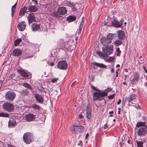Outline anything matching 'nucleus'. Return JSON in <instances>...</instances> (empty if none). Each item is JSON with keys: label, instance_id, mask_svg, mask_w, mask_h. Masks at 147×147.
Returning a JSON list of instances; mask_svg holds the SVG:
<instances>
[{"label": "nucleus", "instance_id": "72a5a7b5", "mask_svg": "<svg viewBox=\"0 0 147 147\" xmlns=\"http://www.w3.org/2000/svg\"><path fill=\"white\" fill-rule=\"evenodd\" d=\"M96 52L97 55H98L101 58L103 59L105 58V55L102 52L98 51H97Z\"/></svg>", "mask_w": 147, "mask_h": 147}, {"label": "nucleus", "instance_id": "c9c22d12", "mask_svg": "<svg viewBox=\"0 0 147 147\" xmlns=\"http://www.w3.org/2000/svg\"><path fill=\"white\" fill-rule=\"evenodd\" d=\"M22 40L20 38H18L14 42V45L17 46L22 42Z\"/></svg>", "mask_w": 147, "mask_h": 147}, {"label": "nucleus", "instance_id": "f3484780", "mask_svg": "<svg viewBox=\"0 0 147 147\" xmlns=\"http://www.w3.org/2000/svg\"><path fill=\"white\" fill-rule=\"evenodd\" d=\"M28 18L29 24L36 21L35 18L33 13H31L30 14L28 17Z\"/></svg>", "mask_w": 147, "mask_h": 147}, {"label": "nucleus", "instance_id": "b1692460", "mask_svg": "<svg viewBox=\"0 0 147 147\" xmlns=\"http://www.w3.org/2000/svg\"><path fill=\"white\" fill-rule=\"evenodd\" d=\"M28 9L30 11L32 12H34L37 10V7L34 5L29 7Z\"/></svg>", "mask_w": 147, "mask_h": 147}, {"label": "nucleus", "instance_id": "a19ab883", "mask_svg": "<svg viewBox=\"0 0 147 147\" xmlns=\"http://www.w3.org/2000/svg\"><path fill=\"white\" fill-rule=\"evenodd\" d=\"M86 115L87 118L90 119L91 117V111H89L88 110L86 111Z\"/></svg>", "mask_w": 147, "mask_h": 147}, {"label": "nucleus", "instance_id": "6e6552de", "mask_svg": "<svg viewBox=\"0 0 147 147\" xmlns=\"http://www.w3.org/2000/svg\"><path fill=\"white\" fill-rule=\"evenodd\" d=\"M72 130L75 133L82 132L84 131V127L82 126H77L76 125H74L72 127Z\"/></svg>", "mask_w": 147, "mask_h": 147}, {"label": "nucleus", "instance_id": "2eb2a0df", "mask_svg": "<svg viewBox=\"0 0 147 147\" xmlns=\"http://www.w3.org/2000/svg\"><path fill=\"white\" fill-rule=\"evenodd\" d=\"M31 27L33 31H38L39 29L41 30L40 25L39 24L33 23Z\"/></svg>", "mask_w": 147, "mask_h": 147}, {"label": "nucleus", "instance_id": "e433bc0d", "mask_svg": "<svg viewBox=\"0 0 147 147\" xmlns=\"http://www.w3.org/2000/svg\"><path fill=\"white\" fill-rule=\"evenodd\" d=\"M122 40H116L114 42V44L116 46H118L121 45L122 43Z\"/></svg>", "mask_w": 147, "mask_h": 147}, {"label": "nucleus", "instance_id": "052dcab7", "mask_svg": "<svg viewBox=\"0 0 147 147\" xmlns=\"http://www.w3.org/2000/svg\"><path fill=\"white\" fill-rule=\"evenodd\" d=\"M89 136V134L88 133L86 134V138H87Z\"/></svg>", "mask_w": 147, "mask_h": 147}, {"label": "nucleus", "instance_id": "e2e57ef3", "mask_svg": "<svg viewBox=\"0 0 147 147\" xmlns=\"http://www.w3.org/2000/svg\"><path fill=\"white\" fill-rule=\"evenodd\" d=\"M111 72H113L114 71V69H113V68H111Z\"/></svg>", "mask_w": 147, "mask_h": 147}, {"label": "nucleus", "instance_id": "c03bdc74", "mask_svg": "<svg viewBox=\"0 0 147 147\" xmlns=\"http://www.w3.org/2000/svg\"><path fill=\"white\" fill-rule=\"evenodd\" d=\"M90 107L89 104L87 105L86 106V111L88 110L89 111H90Z\"/></svg>", "mask_w": 147, "mask_h": 147}, {"label": "nucleus", "instance_id": "f03ea898", "mask_svg": "<svg viewBox=\"0 0 147 147\" xmlns=\"http://www.w3.org/2000/svg\"><path fill=\"white\" fill-rule=\"evenodd\" d=\"M23 140L27 144H30L34 141L33 134L29 132L25 133L23 136Z\"/></svg>", "mask_w": 147, "mask_h": 147}, {"label": "nucleus", "instance_id": "20e7f679", "mask_svg": "<svg viewBox=\"0 0 147 147\" xmlns=\"http://www.w3.org/2000/svg\"><path fill=\"white\" fill-rule=\"evenodd\" d=\"M3 107L5 111L10 112L12 111L14 108V106L12 104L8 102H6L3 104Z\"/></svg>", "mask_w": 147, "mask_h": 147}, {"label": "nucleus", "instance_id": "9b49d317", "mask_svg": "<svg viewBox=\"0 0 147 147\" xmlns=\"http://www.w3.org/2000/svg\"><path fill=\"white\" fill-rule=\"evenodd\" d=\"M57 11L60 16L61 15H63L66 14L67 10L65 7H60L57 9Z\"/></svg>", "mask_w": 147, "mask_h": 147}, {"label": "nucleus", "instance_id": "c85d7f7f", "mask_svg": "<svg viewBox=\"0 0 147 147\" xmlns=\"http://www.w3.org/2000/svg\"><path fill=\"white\" fill-rule=\"evenodd\" d=\"M146 123L145 122H142L141 121L138 122L136 125V127H137L143 126L144 127L146 125H145Z\"/></svg>", "mask_w": 147, "mask_h": 147}, {"label": "nucleus", "instance_id": "393cba45", "mask_svg": "<svg viewBox=\"0 0 147 147\" xmlns=\"http://www.w3.org/2000/svg\"><path fill=\"white\" fill-rule=\"evenodd\" d=\"M27 7H24L20 11L19 16H21L23 15L26 12L27 10Z\"/></svg>", "mask_w": 147, "mask_h": 147}, {"label": "nucleus", "instance_id": "7ed1b4c3", "mask_svg": "<svg viewBox=\"0 0 147 147\" xmlns=\"http://www.w3.org/2000/svg\"><path fill=\"white\" fill-rule=\"evenodd\" d=\"M16 94L15 92L11 90L8 91L5 94V99L9 101H12L15 98Z\"/></svg>", "mask_w": 147, "mask_h": 147}, {"label": "nucleus", "instance_id": "680f3d73", "mask_svg": "<svg viewBox=\"0 0 147 147\" xmlns=\"http://www.w3.org/2000/svg\"><path fill=\"white\" fill-rule=\"evenodd\" d=\"M143 68H144V69L145 72H146V73H147V70L146 69V68L144 67Z\"/></svg>", "mask_w": 147, "mask_h": 147}, {"label": "nucleus", "instance_id": "bb28decb", "mask_svg": "<svg viewBox=\"0 0 147 147\" xmlns=\"http://www.w3.org/2000/svg\"><path fill=\"white\" fill-rule=\"evenodd\" d=\"M134 78L132 80V81L134 82H135L138 81L139 77V75L138 73L137 72H135L134 74Z\"/></svg>", "mask_w": 147, "mask_h": 147}, {"label": "nucleus", "instance_id": "69168bd1", "mask_svg": "<svg viewBox=\"0 0 147 147\" xmlns=\"http://www.w3.org/2000/svg\"><path fill=\"white\" fill-rule=\"evenodd\" d=\"M144 85L145 86H147V81L144 83Z\"/></svg>", "mask_w": 147, "mask_h": 147}, {"label": "nucleus", "instance_id": "412c9836", "mask_svg": "<svg viewBox=\"0 0 147 147\" xmlns=\"http://www.w3.org/2000/svg\"><path fill=\"white\" fill-rule=\"evenodd\" d=\"M16 124V121L15 119H10L8 123V126L9 127H13Z\"/></svg>", "mask_w": 147, "mask_h": 147}, {"label": "nucleus", "instance_id": "3c124183", "mask_svg": "<svg viewBox=\"0 0 147 147\" xmlns=\"http://www.w3.org/2000/svg\"><path fill=\"white\" fill-rule=\"evenodd\" d=\"M92 88L94 90L98 91V92L99 91H100L99 90H98V89H96L95 87L93 86H92Z\"/></svg>", "mask_w": 147, "mask_h": 147}, {"label": "nucleus", "instance_id": "f257e3e1", "mask_svg": "<svg viewBox=\"0 0 147 147\" xmlns=\"http://www.w3.org/2000/svg\"><path fill=\"white\" fill-rule=\"evenodd\" d=\"M112 89L111 88H108L105 91H102L100 90L99 92H95L93 95V99L94 100H99L101 101L103 99V97L107 96V92L111 91Z\"/></svg>", "mask_w": 147, "mask_h": 147}, {"label": "nucleus", "instance_id": "6e6d98bb", "mask_svg": "<svg viewBox=\"0 0 147 147\" xmlns=\"http://www.w3.org/2000/svg\"><path fill=\"white\" fill-rule=\"evenodd\" d=\"M79 119H81L83 117V116L81 115H79L78 116Z\"/></svg>", "mask_w": 147, "mask_h": 147}, {"label": "nucleus", "instance_id": "cd10ccee", "mask_svg": "<svg viewBox=\"0 0 147 147\" xmlns=\"http://www.w3.org/2000/svg\"><path fill=\"white\" fill-rule=\"evenodd\" d=\"M116 36L114 34L109 33L107 35V38L110 41H112V40Z\"/></svg>", "mask_w": 147, "mask_h": 147}, {"label": "nucleus", "instance_id": "4468645a", "mask_svg": "<svg viewBox=\"0 0 147 147\" xmlns=\"http://www.w3.org/2000/svg\"><path fill=\"white\" fill-rule=\"evenodd\" d=\"M117 36L118 38L121 40H122L125 38V34L124 32L122 30H119L117 32Z\"/></svg>", "mask_w": 147, "mask_h": 147}, {"label": "nucleus", "instance_id": "a211bd4d", "mask_svg": "<svg viewBox=\"0 0 147 147\" xmlns=\"http://www.w3.org/2000/svg\"><path fill=\"white\" fill-rule=\"evenodd\" d=\"M18 72L19 74L25 78L28 77L29 75L24 71L20 69H18Z\"/></svg>", "mask_w": 147, "mask_h": 147}, {"label": "nucleus", "instance_id": "5fc2aeb1", "mask_svg": "<svg viewBox=\"0 0 147 147\" xmlns=\"http://www.w3.org/2000/svg\"><path fill=\"white\" fill-rule=\"evenodd\" d=\"M7 146L8 147H15V146L10 144H8Z\"/></svg>", "mask_w": 147, "mask_h": 147}, {"label": "nucleus", "instance_id": "4be33fe9", "mask_svg": "<svg viewBox=\"0 0 147 147\" xmlns=\"http://www.w3.org/2000/svg\"><path fill=\"white\" fill-rule=\"evenodd\" d=\"M76 17L74 16H70L67 17L66 20L68 22H71L74 21L76 20Z\"/></svg>", "mask_w": 147, "mask_h": 147}, {"label": "nucleus", "instance_id": "de8ad7c7", "mask_svg": "<svg viewBox=\"0 0 147 147\" xmlns=\"http://www.w3.org/2000/svg\"><path fill=\"white\" fill-rule=\"evenodd\" d=\"M114 95L113 94L112 95L109 96L108 97L109 98V99H112L114 97Z\"/></svg>", "mask_w": 147, "mask_h": 147}, {"label": "nucleus", "instance_id": "58836bf2", "mask_svg": "<svg viewBox=\"0 0 147 147\" xmlns=\"http://www.w3.org/2000/svg\"><path fill=\"white\" fill-rule=\"evenodd\" d=\"M32 107V108L34 109H36L37 110H39L40 108V107L36 104H34L33 105Z\"/></svg>", "mask_w": 147, "mask_h": 147}, {"label": "nucleus", "instance_id": "603ef678", "mask_svg": "<svg viewBox=\"0 0 147 147\" xmlns=\"http://www.w3.org/2000/svg\"><path fill=\"white\" fill-rule=\"evenodd\" d=\"M121 102V99H119L118 100V101L117 102V104L118 105H119Z\"/></svg>", "mask_w": 147, "mask_h": 147}, {"label": "nucleus", "instance_id": "ea45409f", "mask_svg": "<svg viewBox=\"0 0 147 147\" xmlns=\"http://www.w3.org/2000/svg\"><path fill=\"white\" fill-rule=\"evenodd\" d=\"M138 147H143V142L142 141H138L136 142Z\"/></svg>", "mask_w": 147, "mask_h": 147}, {"label": "nucleus", "instance_id": "473e14b6", "mask_svg": "<svg viewBox=\"0 0 147 147\" xmlns=\"http://www.w3.org/2000/svg\"><path fill=\"white\" fill-rule=\"evenodd\" d=\"M84 24V21H82L81 22V24H80V26L79 29L78 31V34H80L81 32V30L82 29V27L83 26Z\"/></svg>", "mask_w": 147, "mask_h": 147}, {"label": "nucleus", "instance_id": "c756f323", "mask_svg": "<svg viewBox=\"0 0 147 147\" xmlns=\"http://www.w3.org/2000/svg\"><path fill=\"white\" fill-rule=\"evenodd\" d=\"M17 4V1L15 4L12 6L11 9V16L13 17L14 16V12L16 10V8Z\"/></svg>", "mask_w": 147, "mask_h": 147}, {"label": "nucleus", "instance_id": "0e129e2a", "mask_svg": "<svg viewBox=\"0 0 147 147\" xmlns=\"http://www.w3.org/2000/svg\"><path fill=\"white\" fill-rule=\"evenodd\" d=\"M113 111H109V113L110 114H113Z\"/></svg>", "mask_w": 147, "mask_h": 147}, {"label": "nucleus", "instance_id": "a18cd8bd", "mask_svg": "<svg viewBox=\"0 0 147 147\" xmlns=\"http://www.w3.org/2000/svg\"><path fill=\"white\" fill-rule=\"evenodd\" d=\"M109 126L107 123L105 124L103 126V128L104 129H107L108 128Z\"/></svg>", "mask_w": 147, "mask_h": 147}, {"label": "nucleus", "instance_id": "49530a36", "mask_svg": "<svg viewBox=\"0 0 147 147\" xmlns=\"http://www.w3.org/2000/svg\"><path fill=\"white\" fill-rule=\"evenodd\" d=\"M114 59V58L112 57H110L109 59V60L111 62H113Z\"/></svg>", "mask_w": 147, "mask_h": 147}, {"label": "nucleus", "instance_id": "bf43d9fd", "mask_svg": "<svg viewBox=\"0 0 147 147\" xmlns=\"http://www.w3.org/2000/svg\"><path fill=\"white\" fill-rule=\"evenodd\" d=\"M121 53V52H118V53L117 54V56H119L120 55Z\"/></svg>", "mask_w": 147, "mask_h": 147}, {"label": "nucleus", "instance_id": "5701e85b", "mask_svg": "<svg viewBox=\"0 0 147 147\" xmlns=\"http://www.w3.org/2000/svg\"><path fill=\"white\" fill-rule=\"evenodd\" d=\"M92 64L94 65H95L102 68H106L107 66L102 63H98L97 62H93Z\"/></svg>", "mask_w": 147, "mask_h": 147}, {"label": "nucleus", "instance_id": "338daca9", "mask_svg": "<svg viewBox=\"0 0 147 147\" xmlns=\"http://www.w3.org/2000/svg\"><path fill=\"white\" fill-rule=\"evenodd\" d=\"M123 85H125L126 84V83L125 82H125H123Z\"/></svg>", "mask_w": 147, "mask_h": 147}, {"label": "nucleus", "instance_id": "39448f33", "mask_svg": "<svg viewBox=\"0 0 147 147\" xmlns=\"http://www.w3.org/2000/svg\"><path fill=\"white\" fill-rule=\"evenodd\" d=\"M113 48V45H111L109 46H107L105 47H102V51L106 55H109L112 53Z\"/></svg>", "mask_w": 147, "mask_h": 147}, {"label": "nucleus", "instance_id": "7c9ffc66", "mask_svg": "<svg viewBox=\"0 0 147 147\" xmlns=\"http://www.w3.org/2000/svg\"><path fill=\"white\" fill-rule=\"evenodd\" d=\"M51 15L55 18H59L61 17V16H60V15L58 13V12L55 11H52L51 13Z\"/></svg>", "mask_w": 147, "mask_h": 147}, {"label": "nucleus", "instance_id": "6ab92c4d", "mask_svg": "<svg viewBox=\"0 0 147 147\" xmlns=\"http://www.w3.org/2000/svg\"><path fill=\"white\" fill-rule=\"evenodd\" d=\"M34 96L36 99V100L39 103H43L44 101L43 98L40 95L36 94Z\"/></svg>", "mask_w": 147, "mask_h": 147}, {"label": "nucleus", "instance_id": "9d476101", "mask_svg": "<svg viewBox=\"0 0 147 147\" xmlns=\"http://www.w3.org/2000/svg\"><path fill=\"white\" fill-rule=\"evenodd\" d=\"M35 118V116L31 113L26 114L25 116V120L28 122L33 121L34 120Z\"/></svg>", "mask_w": 147, "mask_h": 147}, {"label": "nucleus", "instance_id": "8fccbe9b", "mask_svg": "<svg viewBox=\"0 0 147 147\" xmlns=\"http://www.w3.org/2000/svg\"><path fill=\"white\" fill-rule=\"evenodd\" d=\"M119 71V69H118V70H116L115 71V73L116 74V77H117L118 76Z\"/></svg>", "mask_w": 147, "mask_h": 147}, {"label": "nucleus", "instance_id": "f8f14e48", "mask_svg": "<svg viewBox=\"0 0 147 147\" xmlns=\"http://www.w3.org/2000/svg\"><path fill=\"white\" fill-rule=\"evenodd\" d=\"M136 97L135 94H132L125 98V100L126 102L129 103L130 102L136 99Z\"/></svg>", "mask_w": 147, "mask_h": 147}, {"label": "nucleus", "instance_id": "13d9d810", "mask_svg": "<svg viewBox=\"0 0 147 147\" xmlns=\"http://www.w3.org/2000/svg\"><path fill=\"white\" fill-rule=\"evenodd\" d=\"M54 63L53 62H51L50 64V65L51 66H53L54 65Z\"/></svg>", "mask_w": 147, "mask_h": 147}, {"label": "nucleus", "instance_id": "79ce46f5", "mask_svg": "<svg viewBox=\"0 0 147 147\" xmlns=\"http://www.w3.org/2000/svg\"><path fill=\"white\" fill-rule=\"evenodd\" d=\"M15 76V73H13L12 74H10V76H9V79H13Z\"/></svg>", "mask_w": 147, "mask_h": 147}, {"label": "nucleus", "instance_id": "0eeeda50", "mask_svg": "<svg viewBox=\"0 0 147 147\" xmlns=\"http://www.w3.org/2000/svg\"><path fill=\"white\" fill-rule=\"evenodd\" d=\"M57 67L60 69L65 70L67 67V64L65 61H60L58 62Z\"/></svg>", "mask_w": 147, "mask_h": 147}, {"label": "nucleus", "instance_id": "4d7b16f0", "mask_svg": "<svg viewBox=\"0 0 147 147\" xmlns=\"http://www.w3.org/2000/svg\"><path fill=\"white\" fill-rule=\"evenodd\" d=\"M116 50L118 52H121V51L120 50L119 48V47L117 48Z\"/></svg>", "mask_w": 147, "mask_h": 147}, {"label": "nucleus", "instance_id": "dca6fc26", "mask_svg": "<svg viewBox=\"0 0 147 147\" xmlns=\"http://www.w3.org/2000/svg\"><path fill=\"white\" fill-rule=\"evenodd\" d=\"M100 40L101 43L105 45H107L111 42V41L109 40L107 37H103L101 38Z\"/></svg>", "mask_w": 147, "mask_h": 147}, {"label": "nucleus", "instance_id": "37998d69", "mask_svg": "<svg viewBox=\"0 0 147 147\" xmlns=\"http://www.w3.org/2000/svg\"><path fill=\"white\" fill-rule=\"evenodd\" d=\"M59 80L58 78H53L51 80V82L52 83H55Z\"/></svg>", "mask_w": 147, "mask_h": 147}, {"label": "nucleus", "instance_id": "1a4fd4ad", "mask_svg": "<svg viewBox=\"0 0 147 147\" xmlns=\"http://www.w3.org/2000/svg\"><path fill=\"white\" fill-rule=\"evenodd\" d=\"M111 26H113L116 28L121 27L122 25V21H118L117 20H115L111 22Z\"/></svg>", "mask_w": 147, "mask_h": 147}, {"label": "nucleus", "instance_id": "a878e982", "mask_svg": "<svg viewBox=\"0 0 147 147\" xmlns=\"http://www.w3.org/2000/svg\"><path fill=\"white\" fill-rule=\"evenodd\" d=\"M64 5L66 6H68L71 7L72 8H74V3H71L69 1H66L64 3Z\"/></svg>", "mask_w": 147, "mask_h": 147}, {"label": "nucleus", "instance_id": "4c0bfd02", "mask_svg": "<svg viewBox=\"0 0 147 147\" xmlns=\"http://www.w3.org/2000/svg\"><path fill=\"white\" fill-rule=\"evenodd\" d=\"M9 115L8 113H5L3 112H0V117H8Z\"/></svg>", "mask_w": 147, "mask_h": 147}, {"label": "nucleus", "instance_id": "864d4df0", "mask_svg": "<svg viewBox=\"0 0 147 147\" xmlns=\"http://www.w3.org/2000/svg\"><path fill=\"white\" fill-rule=\"evenodd\" d=\"M136 108L137 109H140V106L138 104H137L136 105Z\"/></svg>", "mask_w": 147, "mask_h": 147}, {"label": "nucleus", "instance_id": "ddd939ff", "mask_svg": "<svg viewBox=\"0 0 147 147\" xmlns=\"http://www.w3.org/2000/svg\"><path fill=\"white\" fill-rule=\"evenodd\" d=\"M26 26V24L25 22L24 21H22L18 24L17 27L20 30L22 31L25 29Z\"/></svg>", "mask_w": 147, "mask_h": 147}, {"label": "nucleus", "instance_id": "aec40b11", "mask_svg": "<svg viewBox=\"0 0 147 147\" xmlns=\"http://www.w3.org/2000/svg\"><path fill=\"white\" fill-rule=\"evenodd\" d=\"M22 53L21 50L18 49H14L12 53V55L14 56H18L20 55Z\"/></svg>", "mask_w": 147, "mask_h": 147}, {"label": "nucleus", "instance_id": "f704fd0d", "mask_svg": "<svg viewBox=\"0 0 147 147\" xmlns=\"http://www.w3.org/2000/svg\"><path fill=\"white\" fill-rule=\"evenodd\" d=\"M21 93L24 95L26 96L28 95L29 93V91L27 89H25L23 90L22 91Z\"/></svg>", "mask_w": 147, "mask_h": 147}, {"label": "nucleus", "instance_id": "09e8293b", "mask_svg": "<svg viewBox=\"0 0 147 147\" xmlns=\"http://www.w3.org/2000/svg\"><path fill=\"white\" fill-rule=\"evenodd\" d=\"M32 1L35 5H36L38 3L37 0H32Z\"/></svg>", "mask_w": 147, "mask_h": 147}, {"label": "nucleus", "instance_id": "423d86ee", "mask_svg": "<svg viewBox=\"0 0 147 147\" xmlns=\"http://www.w3.org/2000/svg\"><path fill=\"white\" fill-rule=\"evenodd\" d=\"M147 132V125L139 129L137 131L138 135L140 136H143L146 134Z\"/></svg>", "mask_w": 147, "mask_h": 147}, {"label": "nucleus", "instance_id": "774afa93", "mask_svg": "<svg viewBox=\"0 0 147 147\" xmlns=\"http://www.w3.org/2000/svg\"><path fill=\"white\" fill-rule=\"evenodd\" d=\"M116 66L117 67H119L120 66V65L119 64H117Z\"/></svg>", "mask_w": 147, "mask_h": 147}, {"label": "nucleus", "instance_id": "2f4dec72", "mask_svg": "<svg viewBox=\"0 0 147 147\" xmlns=\"http://www.w3.org/2000/svg\"><path fill=\"white\" fill-rule=\"evenodd\" d=\"M23 86L27 88V89L30 90L31 91L32 90V88L31 86L27 83H24L23 84Z\"/></svg>", "mask_w": 147, "mask_h": 147}]
</instances>
